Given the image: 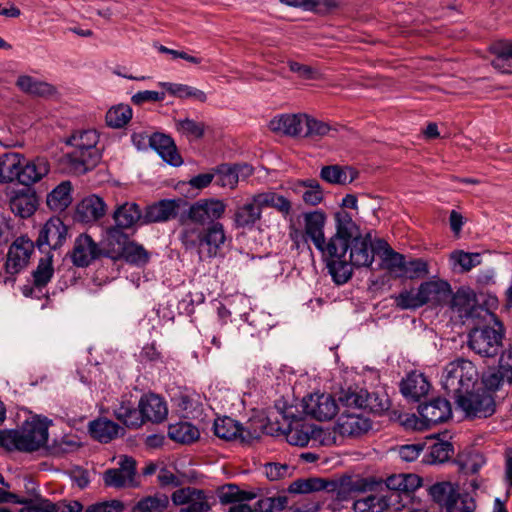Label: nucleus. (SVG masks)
<instances>
[{
    "label": "nucleus",
    "instance_id": "1",
    "mask_svg": "<svg viewBox=\"0 0 512 512\" xmlns=\"http://www.w3.org/2000/svg\"><path fill=\"white\" fill-rule=\"evenodd\" d=\"M226 204L215 198L199 199L180 215L179 222L183 226L179 240L186 250H202L208 258L218 256L226 243L227 236L224 225L218 220L225 213Z\"/></svg>",
    "mask_w": 512,
    "mask_h": 512
},
{
    "label": "nucleus",
    "instance_id": "2",
    "mask_svg": "<svg viewBox=\"0 0 512 512\" xmlns=\"http://www.w3.org/2000/svg\"><path fill=\"white\" fill-rule=\"evenodd\" d=\"M478 380L476 366L463 358L448 363L441 376L442 388L467 417L488 418L496 411L495 398L479 385Z\"/></svg>",
    "mask_w": 512,
    "mask_h": 512
},
{
    "label": "nucleus",
    "instance_id": "3",
    "mask_svg": "<svg viewBox=\"0 0 512 512\" xmlns=\"http://www.w3.org/2000/svg\"><path fill=\"white\" fill-rule=\"evenodd\" d=\"M335 219L336 233L328 241L327 268L333 281L342 285L350 280L351 269L344 260H341V257L343 258L344 254L348 252L350 242L362 235L348 212L336 213Z\"/></svg>",
    "mask_w": 512,
    "mask_h": 512
},
{
    "label": "nucleus",
    "instance_id": "4",
    "mask_svg": "<svg viewBox=\"0 0 512 512\" xmlns=\"http://www.w3.org/2000/svg\"><path fill=\"white\" fill-rule=\"evenodd\" d=\"M100 135L95 129L75 130L67 138L66 144L73 149L63 157L69 172L83 175L93 170L101 161L103 148L99 144Z\"/></svg>",
    "mask_w": 512,
    "mask_h": 512
},
{
    "label": "nucleus",
    "instance_id": "5",
    "mask_svg": "<svg viewBox=\"0 0 512 512\" xmlns=\"http://www.w3.org/2000/svg\"><path fill=\"white\" fill-rule=\"evenodd\" d=\"M48 440L46 418L34 417L23 423L20 430H7L0 433V444L8 450L33 452L44 446Z\"/></svg>",
    "mask_w": 512,
    "mask_h": 512
},
{
    "label": "nucleus",
    "instance_id": "6",
    "mask_svg": "<svg viewBox=\"0 0 512 512\" xmlns=\"http://www.w3.org/2000/svg\"><path fill=\"white\" fill-rule=\"evenodd\" d=\"M450 307L463 324L478 325L495 318L488 308L478 303L475 292L470 288H459L452 296Z\"/></svg>",
    "mask_w": 512,
    "mask_h": 512
},
{
    "label": "nucleus",
    "instance_id": "7",
    "mask_svg": "<svg viewBox=\"0 0 512 512\" xmlns=\"http://www.w3.org/2000/svg\"><path fill=\"white\" fill-rule=\"evenodd\" d=\"M497 327H478L475 325L468 334V347L484 358H492L498 354L502 346L504 328L496 317L492 318Z\"/></svg>",
    "mask_w": 512,
    "mask_h": 512
},
{
    "label": "nucleus",
    "instance_id": "8",
    "mask_svg": "<svg viewBox=\"0 0 512 512\" xmlns=\"http://www.w3.org/2000/svg\"><path fill=\"white\" fill-rule=\"evenodd\" d=\"M112 218L115 225L107 229V241H125L123 230L133 228L137 223L143 224V211L136 202H124L116 206Z\"/></svg>",
    "mask_w": 512,
    "mask_h": 512
},
{
    "label": "nucleus",
    "instance_id": "9",
    "mask_svg": "<svg viewBox=\"0 0 512 512\" xmlns=\"http://www.w3.org/2000/svg\"><path fill=\"white\" fill-rule=\"evenodd\" d=\"M340 401L346 408L360 409L377 415H381L390 407L387 395L368 392L364 389L345 391L342 393Z\"/></svg>",
    "mask_w": 512,
    "mask_h": 512
},
{
    "label": "nucleus",
    "instance_id": "10",
    "mask_svg": "<svg viewBox=\"0 0 512 512\" xmlns=\"http://www.w3.org/2000/svg\"><path fill=\"white\" fill-rule=\"evenodd\" d=\"M104 255L112 260H124L136 267H143L150 261V253L143 245L129 240L128 235L125 236V241H107Z\"/></svg>",
    "mask_w": 512,
    "mask_h": 512
},
{
    "label": "nucleus",
    "instance_id": "11",
    "mask_svg": "<svg viewBox=\"0 0 512 512\" xmlns=\"http://www.w3.org/2000/svg\"><path fill=\"white\" fill-rule=\"evenodd\" d=\"M371 484L367 479H353L342 477L339 480L323 482V490L332 500L338 502L348 501L356 497V493L371 490Z\"/></svg>",
    "mask_w": 512,
    "mask_h": 512
},
{
    "label": "nucleus",
    "instance_id": "12",
    "mask_svg": "<svg viewBox=\"0 0 512 512\" xmlns=\"http://www.w3.org/2000/svg\"><path fill=\"white\" fill-rule=\"evenodd\" d=\"M68 236V227L59 217H52L39 230L34 242L41 252L57 250L63 246Z\"/></svg>",
    "mask_w": 512,
    "mask_h": 512
},
{
    "label": "nucleus",
    "instance_id": "13",
    "mask_svg": "<svg viewBox=\"0 0 512 512\" xmlns=\"http://www.w3.org/2000/svg\"><path fill=\"white\" fill-rule=\"evenodd\" d=\"M286 439L289 444L300 447L307 446L311 440H319L322 445H331L335 442L330 431L305 423L290 426Z\"/></svg>",
    "mask_w": 512,
    "mask_h": 512
},
{
    "label": "nucleus",
    "instance_id": "14",
    "mask_svg": "<svg viewBox=\"0 0 512 512\" xmlns=\"http://www.w3.org/2000/svg\"><path fill=\"white\" fill-rule=\"evenodd\" d=\"M304 413L318 421L331 420L338 412L335 398L326 393H314L302 400Z\"/></svg>",
    "mask_w": 512,
    "mask_h": 512
},
{
    "label": "nucleus",
    "instance_id": "15",
    "mask_svg": "<svg viewBox=\"0 0 512 512\" xmlns=\"http://www.w3.org/2000/svg\"><path fill=\"white\" fill-rule=\"evenodd\" d=\"M420 429L446 422L452 417V408L448 400L437 397L418 406Z\"/></svg>",
    "mask_w": 512,
    "mask_h": 512
},
{
    "label": "nucleus",
    "instance_id": "16",
    "mask_svg": "<svg viewBox=\"0 0 512 512\" xmlns=\"http://www.w3.org/2000/svg\"><path fill=\"white\" fill-rule=\"evenodd\" d=\"M183 204L187 202L182 198L162 199L149 204L143 211V224L164 223L175 219Z\"/></svg>",
    "mask_w": 512,
    "mask_h": 512
},
{
    "label": "nucleus",
    "instance_id": "17",
    "mask_svg": "<svg viewBox=\"0 0 512 512\" xmlns=\"http://www.w3.org/2000/svg\"><path fill=\"white\" fill-rule=\"evenodd\" d=\"M347 252L344 254L342 260H344L351 269V275L353 274V268L369 267L373 263L375 248L372 245L371 235L367 233L365 236L355 238L350 242Z\"/></svg>",
    "mask_w": 512,
    "mask_h": 512
},
{
    "label": "nucleus",
    "instance_id": "18",
    "mask_svg": "<svg viewBox=\"0 0 512 512\" xmlns=\"http://www.w3.org/2000/svg\"><path fill=\"white\" fill-rule=\"evenodd\" d=\"M171 500L176 506L185 505L179 512H208L211 508L205 491L194 487L175 490Z\"/></svg>",
    "mask_w": 512,
    "mask_h": 512
},
{
    "label": "nucleus",
    "instance_id": "19",
    "mask_svg": "<svg viewBox=\"0 0 512 512\" xmlns=\"http://www.w3.org/2000/svg\"><path fill=\"white\" fill-rule=\"evenodd\" d=\"M258 193L247 198L243 203L236 205L232 217L235 229L252 230L262 218V206Z\"/></svg>",
    "mask_w": 512,
    "mask_h": 512
},
{
    "label": "nucleus",
    "instance_id": "20",
    "mask_svg": "<svg viewBox=\"0 0 512 512\" xmlns=\"http://www.w3.org/2000/svg\"><path fill=\"white\" fill-rule=\"evenodd\" d=\"M136 461L129 456L121 457L118 468H111L104 472L103 480L107 487L124 488L135 487Z\"/></svg>",
    "mask_w": 512,
    "mask_h": 512
},
{
    "label": "nucleus",
    "instance_id": "21",
    "mask_svg": "<svg viewBox=\"0 0 512 512\" xmlns=\"http://www.w3.org/2000/svg\"><path fill=\"white\" fill-rule=\"evenodd\" d=\"M35 246L28 237H18L9 248L5 263L6 272L13 275L26 267Z\"/></svg>",
    "mask_w": 512,
    "mask_h": 512
},
{
    "label": "nucleus",
    "instance_id": "22",
    "mask_svg": "<svg viewBox=\"0 0 512 512\" xmlns=\"http://www.w3.org/2000/svg\"><path fill=\"white\" fill-rule=\"evenodd\" d=\"M347 408L339 416L335 430L346 437L357 438L366 434L372 428V422L369 418L360 413H354Z\"/></svg>",
    "mask_w": 512,
    "mask_h": 512
},
{
    "label": "nucleus",
    "instance_id": "23",
    "mask_svg": "<svg viewBox=\"0 0 512 512\" xmlns=\"http://www.w3.org/2000/svg\"><path fill=\"white\" fill-rule=\"evenodd\" d=\"M326 217L322 211H314L304 215V234L322 253L326 264L328 263V242L324 236Z\"/></svg>",
    "mask_w": 512,
    "mask_h": 512
},
{
    "label": "nucleus",
    "instance_id": "24",
    "mask_svg": "<svg viewBox=\"0 0 512 512\" xmlns=\"http://www.w3.org/2000/svg\"><path fill=\"white\" fill-rule=\"evenodd\" d=\"M113 415L128 429H139L143 420L137 401L132 395H123L113 407Z\"/></svg>",
    "mask_w": 512,
    "mask_h": 512
},
{
    "label": "nucleus",
    "instance_id": "25",
    "mask_svg": "<svg viewBox=\"0 0 512 512\" xmlns=\"http://www.w3.org/2000/svg\"><path fill=\"white\" fill-rule=\"evenodd\" d=\"M101 249L92 237L86 233L80 234L74 242L70 253L72 263L77 267H87L100 257Z\"/></svg>",
    "mask_w": 512,
    "mask_h": 512
},
{
    "label": "nucleus",
    "instance_id": "26",
    "mask_svg": "<svg viewBox=\"0 0 512 512\" xmlns=\"http://www.w3.org/2000/svg\"><path fill=\"white\" fill-rule=\"evenodd\" d=\"M139 407L143 425L146 422L161 423L168 415L166 401L161 396L154 393L142 395L139 399Z\"/></svg>",
    "mask_w": 512,
    "mask_h": 512
},
{
    "label": "nucleus",
    "instance_id": "27",
    "mask_svg": "<svg viewBox=\"0 0 512 512\" xmlns=\"http://www.w3.org/2000/svg\"><path fill=\"white\" fill-rule=\"evenodd\" d=\"M83 505L79 501H59L52 502L49 499L39 497L37 499H28L26 506L19 512H81Z\"/></svg>",
    "mask_w": 512,
    "mask_h": 512
},
{
    "label": "nucleus",
    "instance_id": "28",
    "mask_svg": "<svg viewBox=\"0 0 512 512\" xmlns=\"http://www.w3.org/2000/svg\"><path fill=\"white\" fill-rule=\"evenodd\" d=\"M252 174L253 168L248 164H222L216 169V183L221 187L234 189L240 178L245 179Z\"/></svg>",
    "mask_w": 512,
    "mask_h": 512
},
{
    "label": "nucleus",
    "instance_id": "29",
    "mask_svg": "<svg viewBox=\"0 0 512 512\" xmlns=\"http://www.w3.org/2000/svg\"><path fill=\"white\" fill-rule=\"evenodd\" d=\"M106 214V204L102 198L92 194L82 199L76 207L75 217L82 223H93Z\"/></svg>",
    "mask_w": 512,
    "mask_h": 512
},
{
    "label": "nucleus",
    "instance_id": "30",
    "mask_svg": "<svg viewBox=\"0 0 512 512\" xmlns=\"http://www.w3.org/2000/svg\"><path fill=\"white\" fill-rule=\"evenodd\" d=\"M431 388L430 382L424 374L411 372L400 383L402 395L413 402H418L425 397Z\"/></svg>",
    "mask_w": 512,
    "mask_h": 512
},
{
    "label": "nucleus",
    "instance_id": "31",
    "mask_svg": "<svg viewBox=\"0 0 512 512\" xmlns=\"http://www.w3.org/2000/svg\"><path fill=\"white\" fill-rule=\"evenodd\" d=\"M214 434L220 439L231 441L240 439L247 442L252 438L251 433L230 417L218 418L213 425Z\"/></svg>",
    "mask_w": 512,
    "mask_h": 512
},
{
    "label": "nucleus",
    "instance_id": "32",
    "mask_svg": "<svg viewBox=\"0 0 512 512\" xmlns=\"http://www.w3.org/2000/svg\"><path fill=\"white\" fill-rule=\"evenodd\" d=\"M150 146L160 155V157L172 166H180L182 158L177 151L173 139L163 133H154L149 139Z\"/></svg>",
    "mask_w": 512,
    "mask_h": 512
},
{
    "label": "nucleus",
    "instance_id": "33",
    "mask_svg": "<svg viewBox=\"0 0 512 512\" xmlns=\"http://www.w3.org/2000/svg\"><path fill=\"white\" fill-rule=\"evenodd\" d=\"M50 171V164L46 157H36L33 160L21 162L19 180L22 185L29 186L45 177Z\"/></svg>",
    "mask_w": 512,
    "mask_h": 512
},
{
    "label": "nucleus",
    "instance_id": "34",
    "mask_svg": "<svg viewBox=\"0 0 512 512\" xmlns=\"http://www.w3.org/2000/svg\"><path fill=\"white\" fill-rule=\"evenodd\" d=\"M422 306L426 304L439 305L451 293V286L444 280H429L422 282L419 287Z\"/></svg>",
    "mask_w": 512,
    "mask_h": 512
},
{
    "label": "nucleus",
    "instance_id": "35",
    "mask_svg": "<svg viewBox=\"0 0 512 512\" xmlns=\"http://www.w3.org/2000/svg\"><path fill=\"white\" fill-rule=\"evenodd\" d=\"M304 121L305 115L282 114L270 120L269 128L288 136H302Z\"/></svg>",
    "mask_w": 512,
    "mask_h": 512
},
{
    "label": "nucleus",
    "instance_id": "36",
    "mask_svg": "<svg viewBox=\"0 0 512 512\" xmlns=\"http://www.w3.org/2000/svg\"><path fill=\"white\" fill-rule=\"evenodd\" d=\"M89 432L93 439L101 443H109L124 432L123 428L116 422L100 417L89 423Z\"/></svg>",
    "mask_w": 512,
    "mask_h": 512
},
{
    "label": "nucleus",
    "instance_id": "37",
    "mask_svg": "<svg viewBox=\"0 0 512 512\" xmlns=\"http://www.w3.org/2000/svg\"><path fill=\"white\" fill-rule=\"evenodd\" d=\"M391 506V497L379 493L362 495L354 500V512H385Z\"/></svg>",
    "mask_w": 512,
    "mask_h": 512
},
{
    "label": "nucleus",
    "instance_id": "38",
    "mask_svg": "<svg viewBox=\"0 0 512 512\" xmlns=\"http://www.w3.org/2000/svg\"><path fill=\"white\" fill-rule=\"evenodd\" d=\"M490 51L494 55L491 65L501 73L512 74V43L496 42L491 45Z\"/></svg>",
    "mask_w": 512,
    "mask_h": 512
},
{
    "label": "nucleus",
    "instance_id": "39",
    "mask_svg": "<svg viewBox=\"0 0 512 512\" xmlns=\"http://www.w3.org/2000/svg\"><path fill=\"white\" fill-rule=\"evenodd\" d=\"M320 177L329 184L346 185L356 179L357 172L347 166L327 165L321 168Z\"/></svg>",
    "mask_w": 512,
    "mask_h": 512
},
{
    "label": "nucleus",
    "instance_id": "40",
    "mask_svg": "<svg viewBox=\"0 0 512 512\" xmlns=\"http://www.w3.org/2000/svg\"><path fill=\"white\" fill-rule=\"evenodd\" d=\"M377 244V248L383 250L381 255L383 267L395 278H400L406 256L393 250L388 243L383 240H378Z\"/></svg>",
    "mask_w": 512,
    "mask_h": 512
},
{
    "label": "nucleus",
    "instance_id": "41",
    "mask_svg": "<svg viewBox=\"0 0 512 512\" xmlns=\"http://www.w3.org/2000/svg\"><path fill=\"white\" fill-rule=\"evenodd\" d=\"M24 158L14 152L0 155V182L10 183L19 180L20 166Z\"/></svg>",
    "mask_w": 512,
    "mask_h": 512
},
{
    "label": "nucleus",
    "instance_id": "42",
    "mask_svg": "<svg viewBox=\"0 0 512 512\" xmlns=\"http://www.w3.org/2000/svg\"><path fill=\"white\" fill-rule=\"evenodd\" d=\"M71 190L69 181L61 182L47 195L48 207L55 212L64 211L72 202Z\"/></svg>",
    "mask_w": 512,
    "mask_h": 512
},
{
    "label": "nucleus",
    "instance_id": "43",
    "mask_svg": "<svg viewBox=\"0 0 512 512\" xmlns=\"http://www.w3.org/2000/svg\"><path fill=\"white\" fill-rule=\"evenodd\" d=\"M38 200L35 193H18L10 200V208L21 218L30 217L37 209Z\"/></svg>",
    "mask_w": 512,
    "mask_h": 512
},
{
    "label": "nucleus",
    "instance_id": "44",
    "mask_svg": "<svg viewBox=\"0 0 512 512\" xmlns=\"http://www.w3.org/2000/svg\"><path fill=\"white\" fill-rule=\"evenodd\" d=\"M165 90L172 96L180 98V99H188L191 98L195 101L204 103L207 100V96L205 92L195 87L180 84V83H170V82H160Z\"/></svg>",
    "mask_w": 512,
    "mask_h": 512
},
{
    "label": "nucleus",
    "instance_id": "45",
    "mask_svg": "<svg viewBox=\"0 0 512 512\" xmlns=\"http://www.w3.org/2000/svg\"><path fill=\"white\" fill-rule=\"evenodd\" d=\"M168 436L170 439L182 443L189 444L196 441L199 436V430L189 422H178L170 424L168 428Z\"/></svg>",
    "mask_w": 512,
    "mask_h": 512
},
{
    "label": "nucleus",
    "instance_id": "46",
    "mask_svg": "<svg viewBox=\"0 0 512 512\" xmlns=\"http://www.w3.org/2000/svg\"><path fill=\"white\" fill-rule=\"evenodd\" d=\"M221 504L243 503L257 497V493L253 491L241 490L236 484L224 485L218 493Z\"/></svg>",
    "mask_w": 512,
    "mask_h": 512
},
{
    "label": "nucleus",
    "instance_id": "47",
    "mask_svg": "<svg viewBox=\"0 0 512 512\" xmlns=\"http://www.w3.org/2000/svg\"><path fill=\"white\" fill-rule=\"evenodd\" d=\"M504 383L512 384V379L505 376V373L496 367L488 368L481 378L479 384L484 390L493 394L501 388Z\"/></svg>",
    "mask_w": 512,
    "mask_h": 512
},
{
    "label": "nucleus",
    "instance_id": "48",
    "mask_svg": "<svg viewBox=\"0 0 512 512\" xmlns=\"http://www.w3.org/2000/svg\"><path fill=\"white\" fill-rule=\"evenodd\" d=\"M428 275L429 264L427 260L423 258H406L402 273H400V278L415 280L424 278Z\"/></svg>",
    "mask_w": 512,
    "mask_h": 512
},
{
    "label": "nucleus",
    "instance_id": "49",
    "mask_svg": "<svg viewBox=\"0 0 512 512\" xmlns=\"http://www.w3.org/2000/svg\"><path fill=\"white\" fill-rule=\"evenodd\" d=\"M454 453L453 445L447 441L436 442L429 447L424 456V461L428 464H438L448 461Z\"/></svg>",
    "mask_w": 512,
    "mask_h": 512
},
{
    "label": "nucleus",
    "instance_id": "50",
    "mask_svg": "<svg viewBox=\"0 0 512 512\" xmlns=\"http://www.w3.org/2000/svg\"><path fill=\"white\" fill-rule=\"evenodd\" d=\"M132 118V109L129 105L119 104L110 108L105 116L107 126L123 128Z\"/></svg>",
    "mask_w": 512,
    "mask_h": 512
},
{
    "label": "nucleus",
    "instance_id": "51",
    "mask_svg": "<svg viewBox=\"0 0 512 512\" xmlns=\"http://www.w3.org/2000/svg\"><path fill=\"white\" fill-rule=\"evenodd\" d=\"M16 85L20 90L36 96H44L52 93V86L46 82L38 81L31 76L18 77Z\"/></svg>",
    "mask_w": 512,
    "mask_h": 512
},
{
    "label": "nucleus",
    "instance_id": "52",
    "mask_svg": "<svg viewBox=\"0 0 512 512\" xmlns=\"http://www.w3.org/2000/svg\"><path fill=\"white\" fill-rule=\"evenodd\" d=\"M258 196L262 209L272 207L284 215H288L291 211V202L282 195L267 191L258 193Z\"/></svg>",
    "mask_w": 512,
    "mask_h": 512
},
{
    "label": "nucleus",
    "instance_id": "53",
    "mask_svg": "<svg viewBox=\"0 0 512 512\" xmlns=\"http://www.w3.org/2000/svg\"><path fill=\"white\" fill-rule=\"evenodd\" d=\"M169 505V498L165 494H155L140 499L134 507L139 512H162Z\"/></svg>",
    "mask_w": 512,
    "mask_h": 512
},
{
    "label": "nucleus",
    "instance_id": "54",
    "mask_svg": "<svg viewBox=\"0 0 512 512\" xmlns=\"http://www.w3.org/2000/svg\"><path fill=\"white\" fill-rule=\"evenodd\" d=\"M429 495L439 505L445 507L456 495L457 488L450 482H437L429 487Z\"/></svg>",
    "mask_w": 512,
    "mask_h": 512
},
{
    "label": "nucleus",
    "instance_id": "55",
    "mask_svg": "<svg viewBox=\"0 0 512 512\" xmlns=\"http://www.w3.org/2000/svg\"><path fill=\"white\" fill-rule=\"evenodd\" d=\"M176 130L188 139H200L204 136L206 125L204 122L195 121L190 118L177 119Z\"/></svg>",
    "mask_w": 512,
    "mask_h": 512
},
{
    "label": "nucleus",
    "instance_id": "56",
    "mask_svg": "<svg viewBox=\"0 0 512 512\" xmlns=\"http://www.w3.org/2000/svg\"><path fill=\"white\" fill-rule=\"evenodd\" d=\"M397 308L401 310H415L422 307L419 289H404L398 295L392 296Z\"/></svg>",
    "mask_w": 512,
    "mask_h": 512
},
{
    "label": "nucleus",
    "instance_id": "57",
    "mask_svg": "<svg viewBox=\"0 0 512 512\" xmlns=\"http://www.w3.org/2000/svg\"><path fill=\"white\" fill-rule=\"evenodd\" d=\"M54 273L52 256L41 258L36 270L33 272V283L36 289L41 291L51 280Z\"/></svg>",
    "mask_w": 512,
    "mask_h": 512
},
{
    "label": "nucleus",
    "instance_id": "58",
    "mask_svg": "<svg viewBox=\"0 0 512 512\" xmlns=\"http://www.w3.org/2000/svg\"><path fill=\"white\" fill-rule=\"evenodd\" d=\"M288 505V497L286 495H276L271 497H263L259 499L254 511L256 512H281Z\"/></svg>",
    "mask_w": 512,
    "mask_h": 512
},
{
    "label": "nucleus",
    "instance_id": "59",
    "mask_svg": "<svg viewBox=\"0 0 512 512\" xmlns=\"http://www.w3.org/2000/svg\"><path fill=\"white\" fill-rule=\"evenodd\" d=\"M323 482L321 478L298 479L289 485L288 491L294 494L319 492L323 490Z\"/></svg>",
    "mask_w": 512,
    "mask_h": 512
},
{
    "label": "nucleus",
    "instance_id": "60",
    "mask_svg": "<svg viewBox=\"0 0 512 512\" xmlns=\"http://www.w3.org/2000/svg\"><path fill=\"white\" fill-rule=\"evenodd\" d=\"M475 508L476 503L470 495L458 492L445 506L446 512H473Z\"/></svg>",
    "mask_w": 512,
    "mask_h": 512
},
{
    "label": "nucleus",
    "instance_id": "61",
    "mask_svg": "<svg viewBox=\"0 0 512 512\" xmlns=\"http://www.w3.org/2000/svg\"><path fill=\"white\" fill-rule=\"evenodd\" d=\"M329 131H330V126L327 123L316 120L314 118H310L305 115L302 136H304V137L325 136L329 133Z\"/></svg>",
    "mask_w": 512,
    "mask_h": 512
},
{
    "label": "nucleus",
    "instance_id": "62",
    "mask_svg": "<svg viewBox=\"0 0 512 512\" xmlns=\"http://www.w3.org/2000/svg\"><path fill=\"white\" fill-rule=\"evenodd\" d=\"M125 505L122 501L113 499L93 503L86 507L85 512H124Z\"/></svg>",
    "mask_w": 512,
    "mask_h": 512
},
{
    "label": "nucleus",
    "instance_id": "63",
    "mask_svg": "<svg viewBox=\"0 0 512 512\" xmlns=\"http://www.w3.org/2000/svg\"><path fill=\"white\" fill-rule=\"evenodd\" d=\"M267 478L277 481L290 475V467L287 464L268 463L264 467Z\"/></svg>",
    "mask_w": 512,
    "mask_h": 512
},
{
    "label": "nucleus",
    "instance_id": "64",
    "mask_svg": "<svg viewBox=\"0 0 512 512\" xmlns=\"http://www.w3.org/2000/svg\"><path fill=\"white\" fill-rule=\"evenodd\" d=\"M165 96L166 95L164 92L145 90V91H139L136 94H134L131 97V101L135 105H142L147 102L163 101L165 99Z\"/></svg>",
    "mask_w": 512,
    "mask_h": 512
}]
</instances>
